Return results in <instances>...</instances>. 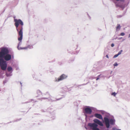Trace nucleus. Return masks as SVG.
<instances>
[{
    "label": "nucleus",
    "mask_w": 130,
    "mask_h": 130,
    "mask_svg": "<svg viewBox=\"0 0 130 130\" xmlns=\"http://www.w3.org/2000/svg\"><path fill=\"white\" fill-rule=\"evenodd\" d=\"M93 121L94 123H90L88 124V126L92 130H100L99 129L97 128L98 125L97 124L101 126H103V125L102 122L98 119H94L93 120Z\"/></svg>",
    "instance_id": "obj_1"
},
{
    "label": "nucleus",
    "mask_w": 130,
    "mask_h": 130,
    "mask_svg": "<svg viewBox=\"0 0 130 130\" xmlns=\"http://www.w3.org/2000/svg\"><path fill=\"white\" fill-rule=\"evenodd\" d=\"M14 21L15 23L14 25L18 32H22L23 27V22L20 19H15Z\"/></svg>",
    "instance_id": "obj_2"
},
{
    "label": "nucleus",
    "mask_w": 130,
    "mask_h": 130,
    "mask_svg": "<svg viewBox=\"0 0 130 130\" xmlns=\"http://www.w3.org/2000/svg\"><path fill=\"white\" fill-rule=\"evenodd\" d=\"M8 53L9 51L8 49L5 48H2L0 52V58H4L5 55Z\"/></svg>",
    "instance_id": "obj_3"
},
{
    "label": "nucleus",
    "mask_w": 130,
    "mask_h": 130,
    "mask_svg": "<svg viewBox=\"0 0 130 130\" xmlns=\"http://www.w3.org/2000/svg\"><path fill=\"white\" fill-rule=\"evenodd\" d=\"M1 66V69L3 70H5L7 67L6 62L2 58L0 59V66Z\"/></svg>",
    "instance_id": "obj_4"
},
{
    "label": "nucleus",
    "mask_w": 130,
    "mask_h": 130,
    "mask_svg": "<svg viewBox=\"0 0 130 130\" xmlns=\"http://www.w3.org/2000/svg\"><path fill=\"white\" fill-rule=\"evenodd\" d=\"M104 119L105 122L106 126L107 128H108L109 127V123L111 124H113L114 122L112 119H111L109 121V119L105 117L104 118Z\"/></svg>",
    "instance_id": "obj_5"
},
{
    "label": "nucleus",
    "mask_w": 130,
    "mask_h": 130,
    "mask_svg": "<svg viewBox=\"0 0 130 130\" xmlns=\"http://www.w3.org/2000/svg\"><path fill=\"white\" fill-rule=\"evenodd\" d=\"M67 77L68 76L67 75L65 74H63L61 75L57 79H56L55 80L56 82H58L67 78Z\"/></svg>",
    "instance_id": "obj_6"
},
{
    "label": "nucleus",
    "mask_w": 130,
    "mask_h": 130,
    "mask_svg": "<svg viewBox=\"0 0 130 130\" xmlns=\"http://www.w3.org/2000/svg\"><path fill=\"white\" fill-rule=\"evenodd\" d=\"M4 58L5 60L6 61H9L11 59V55L8 54H6Z\"/></svg>",
    "instance_id": "obj_7"
},
{
    "label": "nucleus",
    "mask_w": 130,
    "mask_h": 130,
    "mask_svg": "<svg viewBox=\"0 0 130 130\" xmlns=\"http://www.w3.org/2000/svg\"><path fill=\"white\" fill-rule=\"evenodd\" d=\"M85 113L87 114H90L92 112V110L91 109L87 107L85 109Z\"/></svg>",
    "instance_id": "obj_8"
},
{
    "label": "nucleus",
    "mask_w": 130,
    "mask_h": 130,
    "mask_svg": "<svg viewBox=\"0 0 130 130\" xmlns=\"http://www.w3.org/2000/svg\"><path fill=\"white\" fill-rule=\"evenodd\" d=\"M95 117L99 119L103 120L102 116L100 114L96 113L94 114Z\"/></svg>",
    "instance_id": "obj_9"
},
{
    "label": "nucleus",
    "mask_w": 130,
    "mask_h": 130,
    "mask_svg": "<svg viewBox=\"0 0 130 130\" xmlns=\"http://www.w3.org/2000/svg\"><path fill=\"white\" fill-rule=\"evenodd\" d=\"M19 35L18 37V40L19 41H21L22 39L23 33H19Z\"/></svg>",
    "instance_id": "obj_10"
},
{
    "label": "nucleus",
    "mask_w": 130,
    "mask_h": 130,
    "mask_svg": "<svg viewBox=\"0 0 130 130\" xmlns=\"http://www.w3.org/2000/svg\"><path fill=\"white\" fill-rule=\"evenodd\" d=\"M121 26L120 24H118L117 26L116 27V30L117 31L119 30H120V29Z\"/></svg>",
    "instance_id": "obj_11"
},
{
    "label": "nucleus",
    "mask_w": 130,
    "mask_h": 130,
    "mask_svg": "<svg viewBox=\"0 0 130 130\" xmlns=\"http://www.w3.org/2000/svg\"><path fill=\"white\" fill-rule=\"evenodd\" d=\"M12 68L10 67H8L7 70V71L9 72H10L11 71H12Z\"/></svg>",
    "instance_id": "obj_12"
},
{
    "label": "nucleus",
    "mask_w": 130,
    "mask_h": 130,
    "mask_svg": "<svg viewBox=\"0 0 130 130\" xmlns=\"http://www.w3.org/2000/svg\"><path fill=\"white\" fill-rule=\"evenodd\" d=\"M37 93H38L39 94H41V91L39 90H38L37 91Z\"/></svg>",
    "instance_id": "obj_13"
},
{
    "label": "nucleus",
    "mask_w": 130,
    "mask_h": 130,
    "mask_svg": "<svg viewBox=\"0 0 130 130\" xmlns=\"http://www.w3.org/2000/svg\"><path fill=\"white\" fill-rule=\"evenodd\" d=\"M122 52V50H121L120 52H118V55H119L120 54H121Z\"/></svg>",
    "instance_id": "obj_14"
},
{
    "label": "nucleus",
    "mask_w": 130,
    "mask_h": 130,
    "mask_svg": "<svg viewBox=\"0 0 130 130\" xmlns=\"http://www.w3.org/2000/svg\"><path fill=\"white\" fill-rule=\"evenodd\" d=\"M111 94L112 95H113L114 96H115L116 95V93L114 92L112 93Z\"/></svg>",
    "instance_id": "obj_15"
},
{
    "label": "nucleus",
    "mask_w": 130,
    "mask_h": 130,
    "mask_svg": "<svg viewBox=\"0 0 130 130\" xmlns=\"http://www.w3.org/2000/svg\"><path fill=\"white\" fill-rule=\"evenodd\" d=\"M119 55L118 54L115 55L114 56L113 58H116Z\"/></svg>",
    "instance_id": "obj_16"
},
{
    "label": "nucleus",
    "mask_w": 130,
    "mask_h": 130,
    "mask_svg": "<svg viewBox=\"0 0 130 130\" xmlns=\"http://www.w3.org/2000/svg\"><path fill=\"white\" fill-rule=\"evenodd\" d=\"M100 75H99L98 76V77H97L96 79V80H98L99 79V77H100Z\"/></svg>",
    "instance_id": "obj_17"
},
{
    "label": "nucleus",
    "mask_w": 130,
    "mask_h": 130,
    "mask_svg": "<svg viewBox=\"0 0 130 130\" xmlns=\"http://www.w3.org/2000/svg\"><path fill=\"white\" fill-rule=\"evenodd\" d=\"M117 1H120V2H124V0H116Z\"/></svg>",
    "instance_id": "obj_18"
},
{
    "label": "nucleus",
    "mask_w": 130,
    "mask_h": 130,
    "mask_svg": "<svg viewBox=\"0 0 130 130\" xmlns=\"http://www.w3.org/2000/svg\"><path fill=\"white\" fill-rule=\"evenodd\" d=\"M125 35L124 33H121L120 35L122 36H123Z\"/></svg>",
    "instance_id": "obj_19"
},
{
    "label": "nucleus",
    "mask_w": 130,
    "mask_h": 130,
    "mask_svg": "<svg viewBox=\"0 0 130 130\" xmlns=\"http://www.w3.org/2000/svg\"><path fill=\"white\" fill-rule=\"evenodd\" d=\"M118 65V64L117 63H115L113 65L114 66H117Z\"/></svg>",
    "instance_id": "obj_20"
},
{
    "label": "nucleus",
    "mask_w": 130,
    "mask_h": 130,
    "mask_svg": "<svg viewBox=\"0 0 130 130\" xmlns=\"http://www.w3.org/2000/svg\"><path fill=\"white\" fill-rule=\"evenodd\" d=\"M28 47H24L22 48V49H27Z\"/></svg>",
    "instance_id": "obj_21"
},
{
    "label": "nucleus",
    "mask_w": 130,
    "mask_h": 130,
    "mask_svg": "<svg viewBox=\"0 0 130 130\" xmlns=\"http://www.w3.org/2000/svg\"><path fill=\"white\" fill-rule=\"evenodd\" d=\"M114 46V44H113V43H112L111 45V46L112 47H113V46Z\"/></svg>",
    "instance_id": "obj_22"
},
{
    "label": "nucleus",
    "mask_w": 130,
    "mask_h": 130,
    "mask_svg": "<svg viewBox=\"0 0 130 130\" xmlns=\"http://www.w3.org/2000/svg\"><path fill=\"white\" fill-rule=\"evenodd\" d=\"M106 57L107 58H109V57H108V55H107L106 56Z\"/></svg>",
    "instance_id": "obj_23"
},
{
    "label": "nucleus",
    "mask_w": 130,
    "mask_h": 130,
    "mask_svg": "<svg viewBox=\"0 0 130 130\" xmlns=\"http://www.w3.org/2000/svg\"><path fill=\"white\" fill-rule=\"evenodd\" d=\"M116 6L117 7H119V6L117 4H116Z\"/></svg>",
    "instance_id": "obj_24"
},
{
    "label": "nucleus",
    "mask_w": 130,
    "mask_h": 130,
    "mask_svg": "<svg viewBox=\"0 0 130 130\" xmlns=\"http://www.w3.org/2000/svg\"><path fill=\"white\" fill-rule=\"evenodd\" d=\"M129 37H130V34H129Z\"/></svg>",
    "instance_id": "obj_25"
},
{
    "label": "nucleus",
    "mask_w": 130,
    "mask_h": 130,
    "mask_svg": "<svg viewBox=\"0 0 130 130\" xmlns=\"http://www.w3.org/2000/svg\"><path fill=\"white\" fill-rule=\"evenodd\" d=\"M117 130H121V129H117Z\"/></svg>",
    "instance_id": "obj_26"
},
{
    "label": "nucleus",
    "mask_w": 130,
    "mask_h": 130,
    "mask_svg": "<svg viewBox=\"0 0 130 130\" xmlns=\"http://www.w3.org/2000/svg\"><path fill=\"white\" fill-rule=\"evenodd\" d=\"M6 75L7 76H8L7 75V73H6Z\"/></svg>",
    "instance_id": "obj_27"
}]
</instances>
